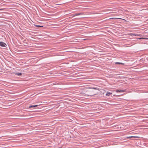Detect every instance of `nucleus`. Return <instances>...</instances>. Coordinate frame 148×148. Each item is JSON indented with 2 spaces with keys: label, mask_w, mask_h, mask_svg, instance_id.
<instances>
[{
  "label": "nucleus",
  "mask_w": 148,
  "mask_h": 148,
  "mask_svg": "<svg viewBox=\"0 0 148 148\" xmlns=\"http://www.w3.org/2000/svg\"><path fill=\"white\" fill-rule=\"evenodd\" d=\"M0 46L2 47H5L7 45L5 43L3 42H0Z\"/></svg>",
  "instance_id": "obj_1"
},
{
  "label": "nucleus",
  "mask_w": 148,
  "mask_h": 148,
  "mask_svg": "<svg viewBox=\"0 0 148 148\" xmlns=\"http://www.w3.org/2000/svg\"><path fill=\"white\" fill-rule=\"evenodd\" d=\"M88 88L89 89H94V90H99V88L97 87H89Z\"/></svg>",
  "instance_id": "obj_2"
},
{
  "label": "nucleus",
  "mask_w": 148,
  "mask_h": 148,
  "mask_svg": "<svg viewBox=\"0 0 148 148\" xmlns=\"http://www.w3.org/2000/svg\"><path fill=\"white\" fill-rule=\"evenodd\" d=\"M125 91V90H116V92H124Z\"/></svg>",
  "instance_id": "obj_3"
},
{
  "label": "nucleus",
  "mask_w": 148,
  "mask_h": 148,
  "mask_svg": "<svg viewBox=\"0 0 148 148\" xmlns=\"http://www.w3.org/2000/svg\"><path fill=\"white\" fill-rule=\"evenodd\" d=\"M38 106V105H32L31 106H29V108H32L33 107H36Z\"/></svg>",
  "instance_id": "obj_4"
},
{
  "label": "nucleus",
  "mask_w": 148,
  "mask_h": 148,
  "mask_svg": "<svg viewBox=\"0 0 148 148\" xmlns=\"http://www.w3.org/2000/svg\"><path fill=\"white\" fill-rule=\"evenodd\" d=\"M81 14H81V13H76V14H74L73 16H76L79 15H80Z\"/></svg>",
  "instance_id": "obj_5"
},
{
  "label": "nucleus",
  "mask_w": 148,
  "mask_h": 148,
  "mask_svg": "<svg viewBox=\"0 0 148 148\" xmlns=\"http://www.w3.org/2000/svg\"><path fill=\"white\" fill-rule=\"evenodd\" d=\"M111 94H112L111 93H110L109 92H108L106 94V95L107 96H110V95H111Z\"/></svg>",
  "instance_id": "obj_6"
},
{
  "label": "nucleus",
  "mask_w": 148,
  "mask_h": 148,
  "mask_svg": "<svg viewBox=\"0 0 148 148\" xmlns=\"http://www.w3.org/2000/svg\"><path fill=\"white\" fill-rule=\"evenodd\" d=\"M116 64H124L121 62H115Z\"/></svg>",
  "instance_id": "obj_7"
},
{
  "label": "nucleus",
  "mask_w": 148,
  "mask_h": 148,
  "mask_svg": "<svg viewBox=\"0 0 148 148\" xmlns=\"http://www.w3.org/2000/svg\"><path fill=\"white\" fill-rule=\"evenodd\" d=\"M16 75H17L18 76H20L22 75L21 73H16Z\"/></svg>",
  "instance_id": "obj_8"
},
{
  "label": "nucleus",
  "mask_w": 148,
  "mask_h": 148,
  "mask_svg": "<svg viewBox=\"0 0 148 148\" xmlns=\"http://www.w3.org/2000/svg\"><path fill=\"white\" fill-rule=\"evenodd\" d=\"M147 38H139L138 39H147Z\"/></svg>",
  "instance_id": "obj_9"
},
{
  "label": "nucleus",
  "mask_w": 148,
  "mask_h": 148,
  "mask_svg": "<svg viewBox=\"0 0 148 148\" xmlns=\"http://www.w3.org/2000/svg\"><path fill=\"white\" fill-rule=\"evenodd\" d=\"M133 35L134 36H140V35L139 34H133Z\"/></svg>",
  "instance_id": "obj_10"
},
{
  "label": "nucleus",
  "mask_w": 148,
  "mask_h": 148,
  "mask_svg": "<svg viewBox=\"0 0 148 148\" xmlns=\"http://www.w3.org/2000/svg\"><path fill=\"white\" fill-rule=\"evenodd\" d=\"M134 137V136H129V137H127V138H132V137Z\"/></svg>",
  "instance_id": "obj_11"
},
{
  "label": "nucleus",
  "mask_w": 148,
  "mask_h": 148,
  "mask_svg": "<svg viewBox=\"0 0 148 148\" xmlns=\"http://www.w3.org/2000/svg\"><path fill=\"white\" fill-rule=\"evenodd\" d=\"M36 26L38 27H42V26L39 25H36Z\"/></svg>",
  "instance_id": "obj_12"
}]
</instances>
